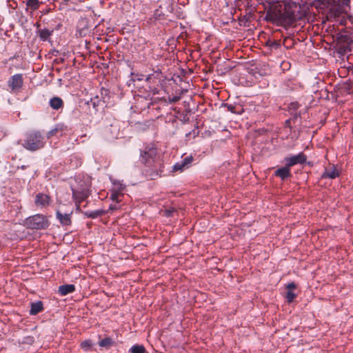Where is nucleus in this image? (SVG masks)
Returning <instances> with one entry per match:
<instances>
[{
  "instance_id": "33",
  "label": "nucleus",
  "mask_w": 353,
  "mask_h": 353,
  "mask_svg": "<svg viewBox=\"0 0 353 353\" xmlns=\"http://www.w3.org/2000/svg\"><path fill=\"white\" fill-rule=\"evenodd\" d=\"M212 132L211 131H205V133L202 132L203 137H210Z\"/></svg>"
},
{
  "instance_id": "4",
  "label": "nucleus",
  "mask_w": 353,
  "mask_h": 353,
  "mask_svg": "<svg viewBox=\"0 0 353 353\" xmlns=\"http://www.w3.org/2000/svg\"><path fill=\"white\" fill-rule=\"evenodd\" d=\"M46 143V137L39 130H31L25 134L22 145L26 150L34 152L42 149Z\"/></svg>"
},
{
  "instance_id": "25",
  "label": "nucleus",
  "mask_w": 353,
  "mask_h": 353,
  "mask_svg": "<svg viewBox=\"0 0 353 353\" xmlns=\"http://www.w3.org/2000/svg\"><path fill=\"white\" fill-rule=\"evenodd\" d=\"M92 343L90 340L84 341L81 343V346L82 348L85 350H88L92 346Z\"/></svg>"
},
{
  "instance_id": "22",
  "label": "nucleus",
  "mask_w": 353,
  "mask_h": 353,
  "mask_svg": "<svg viewBox=\"0 0 353 353\" xmlns=\"http://www.w3.org/2000/svg\"><path fill=\"white\" fill-rule=\"evenodd\" d=\"M145 352V347L143 345H134L130 349L131 353H144Z\"/></svg>"
},
{
  "instance_id": "12",
  "label": "nucleus",
  "mask_w": 353,
  "mask_h": 353,
  "mask_svg": "<svg viewBox=\"0 0 353 353\" xmlns=\"http://www.w3.org/2000/svg\"><path fill=\"white\" fill-rule=\"evenodd\" d=\"M274 175L279 177L282 181H285L288 178L292 176L290 168H288L286 165L285 166L277 169L274 172Z\"/></svg>"
},
{
  "instance_id": "1",
  "label": "nucleus",
  "mask_w": 353,
  "mask_h": 353,
  "mask_svg": "<svg viewBox=\"0 0 353 353\" xmlns=\"http://www.w3.org/2000/svg\"><path fill=\"white\" fill-rule=\"evenodd\" d=\"M306 11L300 5L294 2L274 3L266 11L265 19L276 26L288 28L296 21L303 19Z\"/></svg>"
},
{
  "instance_id": "30",
  "label": "nucleus",
  "mask_w": 353,
  "mask_h": 353,
  "mask_svg": "<svg viewBox=\"0 0 353 353\" xmlns=\"http://www.w3.org/2000/svg\"><path fill=\"white\" fill-rule=\"evenodd\" d=\"M117 209V207L115 205L110 204V206H109V208H108V210L107 211L108 212L109 211H113V210H115Z\"/></svg>"
},
{
  "instance_id": "32",
  "label": "nucleus",
  "mask_w": 353,
  "mask_h": 353,
  "mask_svg": "<svg viewBox=\"0 0 353 353\" xmlns=\"http://www.w3.org/2000/svg\"><path fill=\"white\" fill-rule=\"evenodd\" d=\"M270 46L272 48H277L279 46V43L277 41H273V42L271 43V44Z\"/></svg>"
},
{
  "instance_id": "5",
  "label": "nucleus",
  "mask_w": 353,
  "mask_h": 353,
  "mask_svg": "<svg viewBox=\"0 0 353 353\" xmlns=\"http://www.w3.org/2000/svg\"><path fill=\"white\" fill-rule=\"evenodd\" d=\"M76 181L77 186L72 188V192L77 209H79L80 203L90 194L91 180L88 176H86L83 179L77 177Z\"/></svg>"
},
{
  "instance_id": "18",
  "label": "nucleus",
  "mask_w": 353,
  "mask_h": 353,
  "mask_svg": "<svg viewBox=\"0 0 353 353\" xmlns=\"http://www.w3.org/2000/svg\"><path fill=\"white\" fill-rule=\"evenodd\" d=\"M43 310V303L41 301H37L31 303L30 313L32 315H36Z\"/></svg>"
},
{
  "instance_id": "17",
  "label": "nucleus",
  "mask_w": 353,
  "mask_h": 353,
  "mask_svg": "<svg viewBox=\"0 0 353 353\" xmlns=\"http://www.w3.org/2000/svg\"><path fill=\"white\" fill-rule=\"evenodd\" d=\"M108 213V211H105L104 210H97L94 211H85L83 212V214L88 218L90 219H96L97 217L101 216L103 215H105Z\"/></svg>"
},
{
  "instance_id": "40",
  "label": "nucleus",
  "mask_w": 353,
  "mask_h": 353,
  "mask_svg": "<svg viewBox=\"0 0 353 353\" xmlns=\"http://www.w3.org/2000/svg\"><path fill=\"white\" fill-rule=\"evenodd\" d=\"M203 71L205 72V74H207L208 71L206 70V69H203Z\"/></svg>"
},
{
  "instance_id": "8",
  "label": "nucleus",
  "mask_w": 353,
  "mask_h": 353,
  "mask_svg": "<svg viewBox=\"0 0 353 353\" xmlns=\"http://www.w3.org/2000/svg\"><path fill=\"white\" fill-rule=\"evenodd\" d=\"M193 161L192 156L185 157L181 161L176 163L172 167V172H183L188 168Z\"/></svg>"
},
{
  "instance_id": "31",
  "label": "nucleus",
  "mask_w": 353,
  "mask_h": 353,
  "mask_svg": "<svg viewBox=\"0 0 353 353\" xmlns=\"http://www.w3.org/2000/svg\"><path fill=\"white\" fill-rule=\"evenodd\" d=\"M290 105H291V108L294 109V110H297L299 107L298 103H292L290 104Z\"/></svg>"
},
{
  "instance_id": "9",
  "label": "nucleus",
  "mask_w": 353,
  "mask_h": 353,
  "mask_svg": "<svg viewBox=\"0 0 353 353\" xmlns=\"http://www.w3.org/2000/svg\"><path fill=\"white\" fill-rule=\"evenodd\" d=\"M23 83V79L21 74H16L13 75L8 81V86L11 88L12 91L19 90Z\"/></svg>"
},
{
  "instance_id": "7",
  "label": "nucleus",
  "mask_w": 353,
  "mask_h": 353,
  "mask_svg": "<svg viewBox=\"0 0 353 353\" xmlns=\"http://www.w3.org/2000/svg\"><path fill=\"white\" fill-rule=\"evenodd\" d=\"M285 165L288 168H291L296 164H303L307 161V156L303 152H300L296 155H294L290 157H285L284 159Z\"/></svg>"
},
{
  "instance_id": "26",
  "label": "nucleus",
  "mask_w": 353,
  "mask_h": 353,
  "mask_svg": "<svg viewBox=\"0 0 353 353\" xmlns=\"http://www.w3.org/2000/svg\"><path fill=\"white\" fill-rule=\"evenodd\" d=\"M225 106L227 108L228 110L232 113H237L238 112L236 110V106L232 104L226 103Z\"/></svg>"
},
{
  "instance_id": "15",
  "label": "nucleus",
  "mask_w": 353,
  "mask_h": 353,
  "mask_svg": "<svg viewBox=\"0 0 353 353\" xmlns=\"http://www.w3.org/2000/svg\"><path fill=\"white\" fill-rule=\"evenodd\" d=\"M63 101L59 97H53L49 101V105L53 110H58L63 108Z\"/></svg>"
},
{
  "instance_id": "36",
  "label": "nucleus",
  "mask_w": 353,
  "mask_h": 353,
  "mask_svg": "<svg viewBox=\"0 0 353 353\" xmlns=\"http://www.w3.org/2000/svg\"><path fill=\"white\" fill-rule=\"evenodd\" d=\"M154 76V74H149L147 77H146V81H150V79H152V77Z\"/></svg>"
},
{
  "instance_id": "27",
  "label": "nucleus",
  "mask_w": 353,
  "mask_h": 353,
  "mask_svg": "<svg viewBox=\"0 0 353 353\" xmlns=\"http://www.w3.org/2000/svg\"><path fill=\"white\" fill-rule=\"evenodd\" d=\"M174 212H175V210L174 209H168L165 211L164 214L166 216L170 217L172 216Z\"/></svg>"
},
{
  "instance_id": "42",
  "label": "nucleus",
  "mask_w": 353,
  "mask_h": 353,
  "mask_svg": "<svg viewBox=\"0 0 353 353\" xmlns=\"http://www.w3.org/2000/svg\"><path fill=\"white\" fill-rule=\"evenodd\" d=\"M199 78H201V79H205V77H201V76H199Z\"/></svg>"
},
{
  "instance_id": "2",
  "label": "nucleus",
  "mask_w": 353,
  "mask_h": 353,
  "mask_svg": "<svg viewBox=\"0 0 353 353\" xmlns=\"http://www.w3.org/2000/svg\"><path fill=\"white\" fill-rule=\"evenodd\" d=\"M140 161L145 165V174L151 179L161 176L163 172L162 161L157 157V149L153 146H145L140 152Z\"/></svg>"
},
{
  "instance_id": "39",
  "label": "nucleus",
  "mask_w": 353,
  "mask_h": 353,
  "mask_svg": "<svg viewBox=\"0 0 353 353\" xmlns=\"http://www.w3.org/2000/svg\"><path fill=\"white\" fill-rule=\"evenodd\" d=\"M37 28H39L40 26V24L39 23H37L36 25H35Z\"/></svg>"
},
{
  "instance_id": "21",
  "label": "nucleus",
  "mask_w": 353,
  "mask_h": 353,
  "mask_svg": "<svg viewBox=\"0 0 353 353\" xmlns=\"http://www.w3.org/2000/svg\"><path fill=\"white\" fill-rule=\"evenodd\" d=\"M296 288H289L288 292L286 293V299L288 303H291L294 301V299L296 297L297 293L294 292Z\"/></svg>"
},
{
  "instance_id": "24",
  "label": "nucleus",
  "mask_w": 353,
  "mask_h": 353,
  "mask_svg": "<svg viewBox=\"0 0 353 353\" xmlns=\"http://www.w3.org/2000/svg\"><path fill=\"white\" fill-rule=\"evenodd\" d=\"M212 108L211 106H209L208 108H207L205 105L201 104V103L200 102V112L202 114H206L208 112H212Z\"/></svg>"
},
{
  "instance_id": "35",
  "label": "nucleus",
  "mask_w": 353,
  "mask_h": 353,
  "mask_svg": "<svg viewBox=\"0 0 353 353\" xmlns=\"http://www.w3.org/2000/svg\"><path fill=\"white\" fill-rule=\"evenodd\" d=\"M59 287H67V288H69V287H74V285H72V284H66V285H60Z\"/></svg>"
},
{
  "instance_id": "20",
  "label": "nucleus",
  "mask_w": 353,
  "mask_h": 353,
  "mask_svg": "<svg viewBox=\"0 0 353 353\" xmlns=\"http://www.w3.org/2000/svg\"><path fill=\"white\" fill-rule=\"evenodd\" d=\"M42 3L39 0H28L26 2L27 10L30 9L32 11L37 10Z\"/></svg>"
},
{
  "instance_id": "11",
  "label": "nucleus",
  "mask_w": 353,
  "mask_h": 353,
  "mask_svg": "<svg viewBox=\"0 0 353 353\" xmlns=\"http://www.w3.org/2000/svg\"><path fill=\"white\" fill-rule=\"evenodd\" d=\"M339 176V172L336 170L334 165H330L329 167L325 168L324 172L322 174L323 179H336Z\"/></svg>"
},
{
  "instance_id": "37",
  "label": "nucleus",
  "mask_w": 353,
  "mask_h": 353,
  "mask_svg": "<svg viewBox=\"0 0 353 353\" xmlns=\"http://www.w3.org/2000/svg\"><path fill=\"white\" fill-rule=\"evenodd\" d=\"M141 77H139L137 78V80L141 81V80H142V79H143V78H142V77H143V75H141Z\"/></svg>"
},
{
  "instance_id": "28",
  "label": "nucleus",
  "mask_w": 353,
  "mask_h": 353,
  "mask_svg": "<svg viewBox=\"0 0 353 353\" xmlns=\"http://www.w3.org/2000/svg\"><path fill=\"white\" fill-rule=\"evenodd\" d=\"M179 99H180L179 97L175 96V97H173L172 98H170V101L171 103H175V102L178 101L179 100Z\"/></svg>"
},
{
  "instance_id": "43",
  "label": "nucleus",
  "mask_w": 353,
  "mask_h": 353,
  "mask_svg": "<svg viewBox=\"0 0 353 353\" xmlns=\"http://www.w3.org/2000/svg\"><path fill=\"white\" fill-rule=\"evenodd\" d=\"M199 78H201V79H205V77H201V76H199Z\"/></svg>"
},
{
  "instance_id": "34",
  "label": "nucleus",
  "mask_w": 353,
  "mask_h": 353,
  "mask_svg": "<svg viewBox=\"0 0 353 353\" xmlns=\"http://www.w3.org/2000/svg\"><path fill=\"white\" fill-rule=\"evenodd\" d=\"M285 287H290V288L296 287V285L294 283L292 282V283H289Z\"/></svg>"
},
{
  "instance_id": "16",
  "label": "nucleus",
  "mask_w": 353,
  "mask_h": 353,
  "mask_svg": "<svg viewBox=\"0 0 353 353\" xmlns=\"http://www.w3.org/2000/svg\"><path fill=\"white\" fill-rule=\"evenodd\" d=\"M54 30H50L47 28L44 29H39L37 30V34L40 38V39L43 41H46L50 39V36L52 34Z\"/></svg>"
},
{
  "instance_id": "29",
  "label": "nucleus",
  "mask_w": 353,
  "mask_h": 353,
  "mask_svg": "<svg viewBox=\"0 0 353 353\" xmlns=\"http://www.w3.org/2000/svg\"><path fill=\"white\" fill-rule=\"evenodd\" d=\"M111 198L113 201H117V203L119 202L120 201L118 199V194H112V196H111Z\"/></svg>"
},
{
  "instance_id": "3",
  "label": "nucleus",
  "mask_w": 353,
  "mask_h": 353,
  "mask_svg": "<svg viewBox=\"0 0 353 353\" xmlns=\"http://www.w3.org/2000/svg\"><path fill=\"white\" fill-rule=\"evenodd\" d=\"M350 0H327L330 6L327 12L328 20L339 23L340 25H346L348 19L353 23L352 17H348L346 7L348 6Z\"/></svg>"
},
{
  "instance_id": "10",
  "label": "nucleus",
  "mask_w": 353,
  "mask_h": 353,
  "mask_svg": "<svg viewBox=\"0 0 353 353\" xmlns=\"http://www.w3.org/2000/svg\"><path fill=\"white\" fill-rule=\"evenodd\" d=\"M51 201L50 196L43 193H39L35 196L34 202L37 206L46 207L49 205Z\"/></svg>"
},
{
  "instance_id": "19",
  "label": "nucleus",
  "mask_w": 353,
  "mask_h": 353,
  "mask_svg": "<svg viewBox=\"0 0 353 353\" xmlns=\"http://www.w3.org/2000/svg\"><path fill=\"white\" fill-rule=\"evenodd\" d=\"M114 344V341L110 337H105L99 342V345L101 347H104L106 349L110 348L113 346Z\"/></svg>"
},
{
  "instance_id": "14",
  "label": "nucleus",
  "mask_w": 353,
  "mask_h": 353,
  "mask_svg": "<svg viewBox=\"0 0 353 353\" xmlns=\"http://www.w3.org/2000/svg\"><path fill=\"white\" fill-rule=\"evenodd\" d=\"M71 214L72 213L62 214L59 210L56 212V217L63 225H71Z\"/></svg>"
},
{
  "instance_id": "41",
  "label": "nucleus",
  "mask_w": 353,
  "mask_h": 353,
  "mask_svg": "<svg viewBox=\"0 0 353 353\" xmlns=\"http://www.w3.org/2000/svg\"><path fill=\"white\" fill-rule=\"evenodd\" d=\"M199 78H201V79H205V77H201V76H199Z\"/></svg>"
},
{
  "instance_id": "6",
  "label": "nucleus",
  "mask_w": 353,
  "mask_h": 353,
  "mask_svg": "<svg viewBox=\"0 0 353 353\" xmlns=\"http://www.w3.org/2000/svg\"><path fill=\"white\" fill-rule=\"evenodd\" d=\"M25 225L31 230H46L50 225V221L46 216L41 214H36L28 217L25 220Z\"/></svg>"
},
{
  "instance_id": "13",
  "label": "nucleus",
  "mask_w": 353,
  "mask_h": 353,
  "mask_svg": "<svg viewBox=\"0 0 353 353\" xmlns=\"http://www.w3.org/2000/svg\"><path fill=\"white\" fill-rule=\"evenodd\" d=\"M67 127L63 124H57L55 127L48 132L47 138L49 139L53 136L63 135L65 132Z\"/></svg>"
},
{
  "instance_id": "23",
  "label": "nucleus",
  "mask_w": 353,
  "mask_h": 353,
  "mask_svg": "<svg viewBox=\"0 0 353 353\" xmlns=\"http://www.w3.org/2000/svg\"><path fill=\"white\" fill-rule=\"evenodd\" d=\"M74 288H58L57 293L60 296H65L73 292Z\"/></svg>"
},
{
  "instance_id": "38",
  "label": "nucleus",
  "mask_w": 353,
  "mask_h": 353,
  "mask_svg": "<svg viewBox=\"0 0 353 353\" xmlns=\"http://www.w3.org/2000/svg\"><path fill=\"white\" fill-rule=\"evenodd\" d=\"M26 165H22V166H21V169L24 170V169H26Z\"/></svg>"
}]
</instances>
